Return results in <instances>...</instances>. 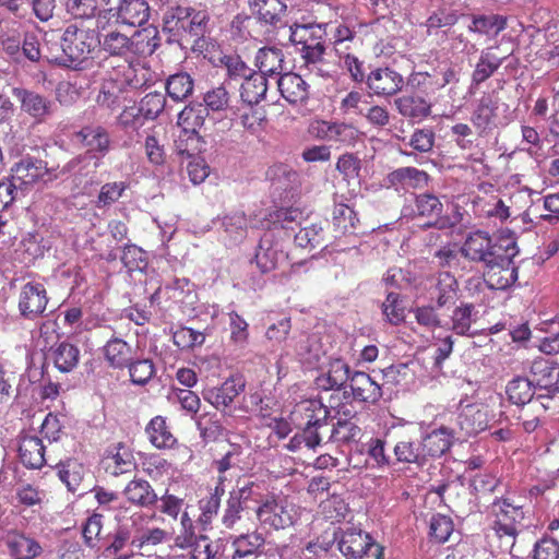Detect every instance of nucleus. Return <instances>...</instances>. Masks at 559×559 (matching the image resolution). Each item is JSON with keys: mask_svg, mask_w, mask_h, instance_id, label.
<instances>
[{"mask_svg": "<svg viewBox=\"0 0 559 559\" xmlns=\"http://www.w3.org/2000/svg\"><path fill=\"white\" fill-rule=\"evenodd\" d=\"M527 510L510 497L496 498L489 507L491 547L500 554H511L521 531L525 527Z\"/></svg>", "mask_w": 559, "mask_h": 559, "instance_id": "obj_1", "label": "nucleus"}, {"mask_svg": "<svg viewBox=\"0 0 559 559\" xmlns=\"http://www.w3.org/2000/svg\"><path fill=\"white\" fill-rule=\"evenodd\" d=\"M75 139L86 151L71 158L66 165L67 170L86 175L87 167L93 164L95 171L111 148L109 132L103 126L88 124L75 132Z\"/></svg>", "mask_w": 559, "mask_h": 559, "instance_id": "obj_2", "label": "nucleus"}, {"mask_svg": "<svg viewBox=\"0 0 559 559\" xmlns=\"http://www.w3.org/2000/svg\"><path fill=\"white\" fill-rule=\"evenodd\" d=\"M260 525L267 531L292 527L299 519V508L283 492H265L261 504L255 508Z\"/></svg>", "mask_w": 559, "mask_h": 559, "instance_id": "obj_3", "label": "nucleus"}, {"mask_svg": "<svg viewBox=\"0 0 559 559\" xmlns=\"http://www.w3.org/2000/svg\"><path fill=\"white\" fill-rule=\"evenodd\" d=\"M330 24H295L290 26L289 40L298 48L307 66H316L323 60L325 38Z\"/></svg>", "mask_w": 559, "mask_h": 559, "instance_id": "obj_4", "label": "nucleus"}, {"mask_svg": "<svg viewBox=\"0 0 559 559\" xmlns=\"http://www.w3.org/2000/svg\"><path fill=\"white\" fill-rule=\"evenodd\" d=\"M99 45L97 28L90 27L83 22L68 25L61 37L62 51L72 62L82 63L93 58V53Z\"/></svg>", "mask_w": 559, "mask_h": 559, "instance_id": "obj_5", "label": "nucleus"}, {"mask_svg": "<svg viewBox=\"0 0 559 559\" xmlns=\"http://www.w3.org/2000/svg\"><path fill=\"white\" fill-rule=\"evenodd\" d=\"M519 253L515 241H508V247L485 264L484 280L489 288L503 290L511 287L518 280V266L514 258Z\"/></svg>", "mask_w": 559, "mask_h": 559, "instance_id": "obj_6", "label": "nucleus"}, {"mask_svg": "<svg viewBox=\"0 0 559 559\" xmlns=\"http://www.w3.org/2000/svg\"><path fill=\"white\" fill-rule=\"evenodd\" d=\"M511 239L495 241L489 233L485 230H475L469 233L462 243L463 257L472 262L483 263L491 262L502 250L508 247Z\"/></svg>", "mask_w": 559, "mask_h": 559, "instance_id": "obj_7", "label": "nucleus"}, {"mask_svg": "<svg viewBox=\"0 0 559 559\" xmlns=\"http://www.w3.org/2000/svg\"><path fill=\"white\" fill-rule=\"evenodd\" d=\"M48 302L49 296L45 285L35 281L27 282L20 289L19 313L25 320H38L45 316Z\"/></svg>", "mask_w": 559, "mask_h": 559, "instance_id": "obj_8", "label": "nucleus"}, {"mask_svg": "<svg viewBox=\"0 0 559 559\" xmlns=\"http://www.w3.org/2000/svg\"><path fill=\"white\" fill-rule=\"evenodd\" d=\"M340 551L347 559H362L372 556L382 559L383 548L369 534L355 528L346 530L338 542Z\"/></svg>", "mask_w": 559, "mask_h": 559, "instance_id": "obj_9", "label": "nucleus"}, {"mask_svg": "<svg viewBox=\"0 0 559 559\" xmlns=\"http://www.w3.org/2000/svg\"><path fill=\"white\" fill-rule=\"evenodd\" d=\"M209 115V109L203 104L188 105L179 112L178 126L182 130L175 141L178 154L189 153V148L182 146L183 140L199 142L198 130L204 126Z\"/></svg>", "mask_w": 559, "mask_h": 559, "instance_id": "obj_10", "label": "nucleus"}, {"mask_svg": "<svg viewBox=\"0 0 559 559\" xmlns=\"http://www.w3.org/2000/svg\"><path fill=\"white\" fill-rule=\"evenodd\" d=\"M108 75L112 78L126 92L139 90L153 82L152 71L140 61L123 59L119 64L111 66Z\"/></svg>", "mask_w": 559, "mask_h": 559, "instance_id": "obj_11", "label": "nucleus"}, {"mask_svg": "<svg viewBox=\"0 0 559 559\" xmlns=\"http://www.w3.org/2000/svg\"><path fill=\"white\" fill-rule=\"evenodd\" d=\"M103 5L110 17L130 26L142 25L150 16V9L144 0H103Z\"/></svg>", "mask_w": 559, "mask_h": 559, "instance_id": "obj_12", "label": "nucleus"}, {"mask_svg": "<svg viewBox=\"0 0 559 559\" xmlns=\"http://www.w3.org/2000/svg\"><path fill=\"white\" fill-rule=\"evenodd\" d=\"M443 204L439 197L424 192L414 195V205L412 207V214L415 218L427 219L424 227H437L439 229L452 228L453 223H450L448 218H442Z\"/></svg>", "mask_w": 559, "mask_h": 559, "instance_id": "obj_13", "label": "nucleus"}, {"mask_svg": "<svg viewBox=\"0 0 559 559\" xmlns=\"http://www.w3.org/2000/svg\"><path fill=\"white\" fill-rule=\"evenodd\" d=\"M100 465L106 474L114 477L131 473L136 468L133 450L122 441L107 447L102 455Z\"/></svg>", "mask_w": 559, "mask_h": 559, "instance_id": "obj_14", "label": "nucleus"}, {"mask_svg": "<svg viewBox=\"0 0 559 559\" xmlns=\"http://www.w3.org/2000/svg\"><path fill=\"white\" fill-rule=\"evenodd\" d=\"M365 84L370 95L391 97L402 91L404 79L400 72L390 67H378L367 74Z\"/></svg>", "mask_w": 559, "mask_h": 559, "instance_id": "obj_15", "label": "nucleus"}, {"mask_svg": "<svg viewBox=\"0 0 559 559\" xmlns=\"http://www.w3.org/2000/svg\"><path fill=\"white\" fill-rule=\"evenodd\" d=\"M330 409L317 399H308L298 402L290 413L292 421L304 428L319 429L326 425Z\"/></svg>", "mask_w": 559, "mask_h": 559, "instance_id": "obj_16", "label": "nucleus"}, {"mask_svg": "<svg viewBox=\"0 0 559 559\" xmlns=\"http://www.w3.org/2000/svg\"><path fill=\"white\" fill-rule=\"evenodd\" d=\"M246 380L241 374H233L221 385L204 389L203 399L219 412L231 406L235 399L245 391Z\"/></svg>", "mask_w": 559, "mask_h": 559, "instance_id": "obj_17", "label": "nucleus"}, {"mask_svg": "<svg viewBox=\"0 0 559 559\" xmlns=\"http://www.w3.org/2000/svg\"><path fill=\"white\" fill-rule=\"evenodd\" d=\"M459 282L449 271H438L430 280L428 294L437 308L455 304L459 297Z\"/></svg>", "mask_w": 559, "mask_h": 559, "instance_id": "obj_18", "label": "nucleus"}, {"mask_svg": "<svg viewBox=\"0 0 559 559\" xmlns=\"http://www.w3.org/2000/svg\"><path fill=\"white\" fill-rule=\"evenodd\" d=\"M14 95L21 103V109L36 122L46 121L55 111V103L34 91L16 88Z\"/></svg>", "mask_w": 559, "mask_h": 559, "instance_id": "obj_19", "label": "nucleus"}, {"mask_svg": "<svg viewBox=\"0 0 559 559\" xmlns=\"http://www.w3.org/2000/svg\"><path fill=\"white\" fill-rule=\"evenodd\" d=\"M43 440L27 432L19 436L17 457L27 469H40L46 464Z\"/></svg>", "mask_w": 559, "mask_h": 559, "instance_id": "obj_20", "label": "nucleus"}, {"mask_svg": "<svg viewBox=\"0 0 559 559\" xmlns=\"http://www.w3.org/2000/svg\"><path fill=\"white\" fill-rule=\"evenodd\" d=\"M421 443L407 429L401 427L396 431V441L393 447V454L396 463L416 464L421 466L426 463L424 453L420 451Z\"/></svg>", "mask_w": 559, "mask_h": 559, "instance_id": "obj_21", "label": "nucleus"}, {"mask_svg": "<svg viewBox=\"0 0 559 559\" xmlns=\"http://www.w3.org/2000/svg\"><path fill=\"white\" fill-rule=\"evenodd\" d=\"M47 173L46 163L34 157H23L11 168V180L17 189L26 190Z\"/></svg>", "mask_w": 559, "mask_h": 559, "instance_id": "obj_22", "label": "nucleus"}, {"mask_svg": "<svg viewBox=\"0 0 559 559\" xmlns=\"http://www.w3.org/2000/svg\"><path fill=\"white\" fill-rule=\"evenodd\" d=\"M122 496L128 503L140 509H150L158 502L157 492L151 483L138 476L126 484Z\"/></svg>", "mask_w": 559, "mask_h": 559, "instance_id": "obj_23", "label": "nucleus"}, {"mask_svg": "<svg viewBox=\"0 0 559 559\" xmlns=\"http://www.w3.org/2000/svg\"><path fill=\"white\" fill-rule=\"evenodd\" d=\"M439 238L440 234L438 233H431L429 235L432 262L436 266L441 269L440 271H444V269L457 270L462 263V258H464L462 245L460 246L454 241H448L440 246L432 245V242H436Z\"/></svg>", "mask_w": 559, "mask_h": 559, "instance_id": "obj_24", "label": "nucleus"}, {"mask_svg": "<svg viewBox=\"0 0 559 559\" xmlns=\"http://www.w3.org/2000/svg\"><path fill=\"white\" fill-rule=\"evenodd\" d=\"M533 383L548 393L559 392V365L548 358L536 357L531 365Z\"/></svg>", "mask_w": 559, "mask_h": 559, "instance_id": "obj_25", "label": "nucleus"}, {"mask_svg": "<svg viewBox=\"0 0 559 559\" xmlns=\"http://www.w3.org/2000/svg\"><path fill=\"white\" fill-rule=\"evenodd\" d=\"M284 257L280 243L270 233H265L257 246L254 253V262L261 273H269L275 270L280 260Z\"/></svg>", "mask_w": 559, "mask_h": 559, "instance_id": "obj_26", "label": "nucleus"}, {"mask_svg": "<svg viewBox=\"0 0 559 559\" xmlns=\"http://www.w3.org/2000/svg\"><path fill=\"white\" fill-rule=\"evenodd\" d=\"M318 136L330 142H337L346 146H354L359 140V130L345 122H318Z\"/></svg>", "mask_w": 559, "mask_h": 559, "instance_id": "obj_27", "label": "nucleus"}, {"mask_svg": "<svg viewBox=\"0 0 559 559\" xmlns=\"http://www.w3.org/2000/svg\"><path fill=\"white\" fill-rule=\"evenodd\" d=\"M350 377L348 364L342 359H333L329 362L326 370L316 378L314 383L323 391L341 390Z\"/></svg>", "mask_w": 559, "mask_h": 559, "instance_id": "obj_28", "label": "nucleus"}, {"mask_svg": "<svg viewBox=\"0 0 559 559\" xmlns=\"http://www.w3.org/2000/svg\"><path fill=\"white\" fill-rule=\"evenodd\" d=\"M349 386L354 400L376 404L382 397V389L368 373L355 371L352 373Z\"/></svg>", "mask_w": 559, "mask_h": 559, "instance_id": "obj_29", "label": "nucleus"}, {"mask_svg": "<svg viewBox=\"0 0 559 559\" xmlns=\"http://www.w3.org/2000/svg\"><path fill=\"white\" fill-rule=\"evenodd\" d=\"M4 545L10 558L43 555L45 551L37 539L19 531L8 532L4 537Z\"/></svg>", "mask_w": 559, "mask_h": 559, "instance_id": "obj_30", "label": "nucleus"}, {"mask_svg": "<svg viewBox=\"0 0 559 559\" xmlns=\"http://www.w3.org/2000/svg\"><path fill=\"white\" fill-rule=\"evenodd\" d=\"M277 86L282 97L292 105L304 104L309 97V85L299 74L288 72L281 75Z\"/></svg>", "mask_w": 559, "mask_h": 559, "instance_id": "obj_31", "label": "nucleus"}, {"mask_svg": "<svg viewBox=\"0 0 559 559\" xmlns=\"http://www.w3.org/2000/svg\"><path fill=\"white\" fill-rule=\"evenodd\" d=\"M485 192H487V190ZM473 204L476 214L480 217L493 218L503 223L511 216L510 206L498 193L477 195Z\"/></svg>", "mask_w": 559, "mask_h": 559, "instance_id": "obj_32", "label": "nucleus"}, {"mask_svg": "<svg viewBox=\"0 0 559 559\" xmlns=\"http://www.w3.org/2000/svg\"><path fill=\"white\" fill-rule=\"evenodd\" d=\"M420 443V451L427 462L428 457H440L450 450L453 443V432L447 427H440L425 435Z\"/></svg>", "mask_w": 559, "mask_h": 559, "instance_id": "obj_33", "label": "nucleus"}, {"mask_svg": "<svg viewBox=\"0 0 559 559\" xmlns=\"http://www.w3.org/2000/svg\"><path fill=\"white\" fill-rule=\"evenodd\" d=\"M429 180L430 176L427 171L411 166L394 169L386 176L389 186L396 189H420L428 186Z\"/></svg>", "mask_w": 559, "mask_h": 559, "instance_id": "obj_34", "label": "nucleus"}, {"mask_svg": "<svg viewBox=\"0 0 559 559\" xmlns=\"http://www.w3.org/2000/svg\"><path fill=\"white\" fill-rule=\"evenodd\" d=\"M397 112L409 120L423 121L431 114V104L418 95H402L394 99Z\"/></svg>", "mask_w": 559, "mask_h": 559, "instance_id": "obj_35", "label": "nucleus"}, {"mask_svg": "<svg viewBox=\"0 0 559 559\" xmlns=\"http://www.w3.org/2000/svg\"><path fill=\"white\" fill-rule=\"evenodd\" d=\"M264 545L265 538L261 533L239 535L233 542L231 559H259L263 555Z\"/></svg>", "mask_w": 559, "mask_h": 559, "instance_id": "obj_36", "label": "nucleus"}, {"mask_svg": "<svg viewBox=\"0 0 559 559\" xmlns=\"http://www.w3.org/2000/svg\"><path fill=\"white\" fill-rule=\"evenodd\" d=\"M103 354L109 367L122 370L130 365L134 350L124 340L112 337L104 345Z\"/></svg>", "mask_w": 559, "mask_h": 559, "instance_id": "obj_37", "label": "nucleus"}, {"mask_svg": "<svg viewBox=\"0 0 559 559\" xmlns=\"http://www.w3.org/2000/svg\"><path fill=\"white\" fill-rule=\"evenodd\" d=\"M145 433L156 449H173L177 444V438L163 416L153 417L145 427Z\"/></svg>", "mask_w": 559, "mask_h": 559, "instance_id": "obj_38", "label": "nucleus"}, {"mask_svg": "<svg viewBox=\"0 0 559 559\" xmlns=\"http://www.w3.org/2000/svg\"><path fill=\"white\" fill-rule=\"evenodd\" d=\"M497 110L498 104L491 95L485 94L480 97L471 117V121L479 134L487 133L492 129L497 118Z\"/></svg>", "mask_w": 559, "mask_h": 559, "instance_id": "obj_39", "label": "nucleus"}, {"mask_svg": "<svg viewBox=\"0 0 559 559\" xmlns=\"http://www.w3.org/2000/svg\"><path fill=\"white\" fill-rule=\"evenodd\" d=\"M504 58L498 57L491 48L481 50L471 75V88L478 87L501 67Z\"/></svg>", "mask_w": 559, "mask_h": 559, "instance_id": "obj_40", "label": "nucleus"}, {"mask_svg": "<svg viewBox=\"0 0 559 559\" xmlns=\"http://www.w3.org/2000/svg\"><path fill=\"white\" fill-rule=\"evenodd\" d=\"M57 475L59 479L66 485L67 489L75 493L85 477L86 468L78 459L69 457L60 461L56 465Z\"/></svg>", "mask_w": 559, "mask_h": 559, "instance_id": "obj_41", "label": "nucleus"}, {"mask_svg": "<svg viewBox=\"0 0 559 559\" xmlns=\"http://www.w3.org/2000/svg\"><path fill=\"white\" fill-rule=\"evenodd\" d=\"M127 92L109 75L100 84L96 96V103L99 107L115 111L126 102Z\"/></svg>", "mask_w": 559, "mask_h": 559, "instance_id": "obj_42", "label": "nucleus"}, {"mask_svg": "<svg viewBox=\"0 0 559 559\" xmlns=\"http://www.w3.org/2000/svg\"><path fill=\"white\" fill-rule=\"evenodd\" d=\"M459 424L466 435H477L488 427L487 411L477 405H467L459 416Z\"/></svg>", "mask_w": 559, "mask_h": 559, "instance_id": "obj_43", "label": "nucleus"}, {"mask_svg": "<svg viewBox=\"0 0 559 559\" xmlns=\"http://www.w3.org/2000/svg\"><path fill=\"white\" fill-rule=\"evenodd\" d=\"M267 91V80L261 73L252 72L240 85V98L249 105H258L264 99Z\"/></svg>", "mask_w": 559, "mask_h": 559, "instance_id": "obj_44", "label": "nucleus"}, {"mask_svg": "<svg viewBox=\"0 0 559 559\" xmlns=\"http://www.w3.org/2000/svg\"><path fill=\"white\" fill-rule=\"evenodd\" d=\"M284 55L282 49L276 47H263L255 55L258 73L266 75L281 74L283 71Z\"/></svg>", "mask_w": 559, "mask_h": 559, "instance_id": "obj_45", "label": "nucleus"}, {"mask_svg": "<svg viewBox=\"0 0 559 559\" xmlns=\"http://www.w3.org/2000/svg\"><path fill=\"white\" fill-rule=\"evenodd\" d=\"M251 11L259 20L275 25L286 11V4L282 0H249Z\"/></svg>", "mask_w": 559, "mask_h": 559, "instance_id": "obj_46", "label": "nucleus"}, {"mask_svg": "<svg viewBox=\"0 0 559 559\" xmlns=\"http://www.w3.org/2000/svg\"><path fill=\"white\" fill-rule=\"evenodd\" d=\"M334 230L342 234H355L359 224L357 213L345 203H335L332 211Z\"/></svg>", "mask_w": 559, "mask_h": 559, "instance_id": "obj_47", "label": "nucleus"}, {"mask_svg": "<svg viewBox=\"0 0 559 559\" xmlns=\"http://www.w3.org/2000/svg\"><path fill=\"white\" fill-rule=\"evenodd\" d=\"M534 383L525 377H515L507 385V395L515 405L525 406L532 403L534 396Z\"/></svg>", "mask_w": 559, "mask_h": 559, "instance_id": "obj_48", "label": "nucleus"}, {"mask_svg": "<svg viewBox=\"0 0 559 559\" xmlns=\"http://www.w3.org/2000/svg\"><path fill=\"white\" fill-rule=\"evenodd\" d=\"M168 533L159 527H152L135 535L131 540L132 551H139L140 555L150 552L152 547L166 542Z\"/></svg>", "mask_w": 559, "mask_h": 559, "instance_id": "obj_49", "label": "nucleus"}, {"mask_svg": "<svg viewBox=\"0 0 559 559\" xmlns=\"http://www.w3.org/2000/svg\"><path fill=\"white\" fill-rule=\"evenodd\" d=\"M193 80L186 72L170 75L166 82V92L175 102H181L193 92Z\"/></svg>", "mask_w": 559, "mask_h": 559, "instance_id": "obj_50", "label": "nucleus"}, {"mask_svg": "<svg viewBox=\"0 0 559 559\" xmlns=\"http://www.w3.org/2000/svg\"><path fill=\"white\" fill-rule=\"evenodd\" d=\"M133 56H151L159 46L156 28H143L132 36Z\"/></svg>", "mask_w": 559, "mask_h": 559, "instance_id": "obj_51", "label": "nucleus"}, {"mask_svg": "<svg viewBox=\"0 0 559 559\" xmlns=\"http://www.w3.org/2000/svg\"><path fill=\"white\" fill-rule=\"evenodd\" d=\"M103 48L111 56L123 57L128 59L129 55H133L132 37L119 32H110L105 35Z\"/></svg>", "mask_w": 559, "mask_h": 559, "instance_id": "obj_52", "label": "nucleus"}, {"mask_svg": "<svg viewBox=\"0 0 559 559\" xmlns=\"http://www.w3.org/2000/svg\"><path fill=\"white\" fill-rule=\"evenodd\" d=\"M55 366L61 372H69L74 369L80 359L79 348L70 343L62 342L53 350Z\"/></svg>", "mask_w": 559, "mask_h": 559, "instance_id": "obj_53", "label": "nucleus"}, {"mask_svg": "<svg viewBox=\"0 0 559 559\" xmlns=\"http://www.w3.org/2000/svg\"><path fill=\"white\" fill-rule=\"evenodd\" d=\"M263 484L257 481H238L237 488L233 489L229 495L247 507L249 501H254L258 506L264 498Z\"/></svg>", "mask_w": 559, "mask_h": 559, "instance_id": "obj_54", "label": "nucleus"}, {"mask_svg": "<svg viewBox=\"0 0 559 559\" xmlns=\"http://www.w3.org/2000/svg\"><path fill=\"white\" fill-rule=\"evenodd\" d=\"M129 369L130 380L133 384L144 385L155 374V366L148 358H132Z\"/></svg>", "mask_w": 559, "mask_h": 559, "instance_id": "obj_55", "label": "nucleus"}, {"mask_svg": "<svg viewBox=\"0 0 559 559\" xmlns=\"http://www.w3.org/2000/svg\"><path fill=\"white\" fill-rule=\"evenodd\" d=\"M219 63L226 69L228 79L234 81L245 80L254 72L239 55H223Z\"/></svg>", "mask_w": 559, "mask_h": 559, "instance_id": "obj_56", "label": "nucleus"}, {"mask_svg": "<svg viewBox=\"0 0 559 559\" xmlns=\"http://www.w3.org/2000/svg\"><path fill=\"white\" fill-rule=\"evenodd\" d=\"M474 306L472 304H461L451 316V330L457 335H467L473 322Z\"/></svg>", "mask_w": 559, "mask_h": 559, "instance_id": "obj_57", "label": "nucleus"}, {"mask_svg": "<svg viewBox=\"0 0 559 559\" xmlns=\"http://www.w3.org/2000/svg\"><path fill=\"white\" fill-rule=\"evenodd\" d=\"M454 531V524L449 515L435 514L429 524V536L437 544L445 543Z\"/></svg>", "mask_w": 559, "mask_h": 559, "instance_id": "obj_58", "label": "nucleus"}, {"mask_svg": "<svg viewBox=\"0 0 559 559\" xmlns=\"http://www.w3.org/2000/svg\"><path fill=\"white\" fill-rule=\"evenodd\" d=\"M104 515L93 512L82 524V536L84 544L90 548L98 546L103 530Z\"/></svg>", "mask_w": 559, "mask_h": 559, "instance_id": "obj_59", "label": "nucleus"}, {"mask_svg": "<svg viewBox=\"0 0 559 559\" xmlns=\"http://www.w3.org/2000/svg\"><path fill=\"white\" fill-rule=\"evenodd\" d=\"M97 0H67L66 11L74 20L91 21L97 14Z\"/></svg>", "mask_w": 559, "mask_h": 559, "instance_id": "obj_60", "label": "nucleus"}, {"mask_svg": "<svg viewBox=\"0 0 559 559\" xmlns=\"http://www.w3.org/2000/svg\"><path fill=\"white\" fill-rule=\"evenodd\" d=\"M320 508L323 516L332 523L343 521L348 513V504L337 495H332L322 501Z\"/></svg>", "mask_w": 559, "mask_h": 559, "instance_id": "obj_61", "label": "nucleus"}, {"mask_svg": "<svg viewBox=\"0 0 559 559\" xmlns=\"http://www.w3.org/2000/svg\"><path fill=\"white\" fill-rule=\"evenodd\" d=\"M174 344L181 350L192 349L195 346L203 345L205 335L192 328L180 326L174 332L173 335Z\"/></svg>", "mask_w": 559, "mask_h": 559, "instance_id": "obj_62", "label": "nucleus"}, {"mask_svg": "<svg viewBox=\"0 0 559 559\" xmlns=\"http://www.w3.org/2000/svg\"><path fill=\"white\" fill-rule=\"evenodd\" d=\"M504 28V21L497 14L475 15L468 29L480 35H489L490 33H499Z\"/></svg>", "mask_w": 559, "mask_h": 559, "instance_id": "obj_63", "label": "nucleus"}, {"mask_svg": "<svg viewBox=\"0 0 559 559\" xmlns=\"http://www.w3.org/2000/svg\"><path fill=\"white\" fill-rule=\"evenodd\" d=\"M382 311L391 324H401L405 320V307L401 295L393 292L389 293L382 305Z\"/></svg>", "mask_w": 559, "mask_h": 559, "instance_id": "obj_64", "label": "nucleus"}]
</instances>
